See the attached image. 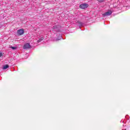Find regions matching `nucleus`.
Wrapping results in <instances>:
<instances>
[{
	"instance_id": "obj_1",
	"label": "nucleus",
	"mask_w": 130,
	"mask_h": 130,
	"mask_svg": "<svg viewBox=\"0 0 130 130\" xmlns=\"http://www.w3.org/2000/svg\"><path fill=\"white\" fill-rule=\"evenodd\" d=\"M89 7V5L86 3L82 4L79 6L80 9H82V10H85V9H87Z\"/></svg>"
},
{
	"instance_id": "obj_2",
	"label": "nucleus",
	"mask_w": 130,
	"mask_h": 130,
	"mask_svg": "<svg viewBox=\"0 0 130 130\" xmlns=\"http://www.w3.org/2000/svg\"><path fill=\"white\" fill-rule=\"evenodd\" d=\"M18 35H23L24 34V29H20L17 30Z\"/></svg>"
},
{
	"instance_id": "obj_3",
	"label": "nucleus",
	"mask_w": 130,
	"mask_h": 130,
	"mask_svg": "<svg viewBox=\"0 0 130 130\" xmlns=\"http://www.w3.org/2000/svg\"><path fill=\"white\" fill-rule=\"evenodd\" d=\"M111 14H112V12L111 11H108L107 12H106L105 13H104V14H103V16H104V17H106V16H110V15H111Z\"/></svg>"
},
{
	"instance_id": "obj_4",
	"label": "nucleus",
	"mask_w": 130,
	"mask_h": 130,
	"mask_svg": "<svg viewBox=\"0 0 130 130\" xmlns=\"http://www.w3.org/2000/svg\"><path fill=\"white\" fill-rule=\"evenodd\" d=\"M24 49H28V48H30V44L29 43H27L23 46Z\"/></svg>"
},
{
	"instance_id": "obj_5",
	"label": "nucleus",
	"mask_w": 130,
	"mask_h": 130,
	"mask_svg": "<svg viewBox=\"0 0 130 130\" xmlns=\"http://www.w3.org/2000/svg\"><path fill=\"white\" fill-rule=\"evenodd\" d=\"M9 64H6V65H4L2 69L3 70H7V69H9Z\"/></svg>"
},
{
	"instance_id": "obj_6",
	"label": "nucleus",
	"mask_w": 130,
	"mask_h": 130,
	"mask_svg": "<svg viewBox=\"0 0 130 130\" xmlns=\"http://www.w3.org/2000/svg\"><path fill=\"white\" fill-rule=\"evenodd\" d=\"M99 3H104V2H105V0H97Z\"/></svg>"
},
{
	"instance_id": "obj_7",
	"label": "nucleus",
	"mask_w": 130,
	"mask_h": 130,
	"mask_svg": "<svg viewBox=\"0 0 130 130\" xmlns=\"http://www.w3.org/2000/svg\"><path fill=\"white\" fill-rule=\"evenodd\" d=\"M11 48H12V49H13V50H15L17 49V47H11Z\"/></svg>"
},
{
	"instance_id": "obj_8",
	"label": "nucleus",
	"mask_w": 130,
	"mask_h": 130,
	"mask_svg": "<svg viewBox=\"0 0 130 130\" xmlns=\"http://www.w3.org/2000/svg\"><path fill=\"white\" fill-rule=\"evenodd\" d=\"M43 40V38H42L41 39H40L39 40H38V42H41Z\"/></svg>"
},
{
	"instance_id": "obj_9",
	"label": "nucleus",
	"mask_w": 130,
	"mask_h": 130,
	"mask_svg": "<svg viewBox=\"0 0 130 130\" xmlns=\"http://www.w3.org/2000/svg\"><path fill=\"white\" fill-rule=\"evenodd\" d=\"M56 26H53V29H56Z\"/></svg>"
},
{
	"instance_id": "obj_10",
	"label": "nucleus",
	"mask_w": 130,
	"mask_h": 130,
	"mask_svg": "<svg viewBox=\"0 0 130 130\" xmlns=\"http://www.w3.org/2000/svg\"><path fill=\"white\" fill-rule=\"evenodd\" d=\"M1 56H3V53H1Z\"/></svg>"
}]
</instances>
